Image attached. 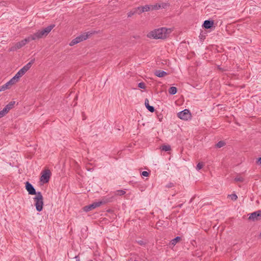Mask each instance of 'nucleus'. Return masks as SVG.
Listing matches in <instances>:
<instances>
[{"label":"nucleus","instance_id":"f257e3e1","mask_svg":"<svg viewBox=\"0 0 261 261\" xmlns=\"http://www.w3.org/2000/svg\"><path fill=\"white\" fill-rule=\"evenodd\" d=\"M171 32V30L170 29L161 28L150 32L147 34V36L150 38L164 39L166 38Z\"/></svg>","mask_w":261,"mask_h":261},{"label":"nucleus","instance_id":"f03ea898","mask_svg":"<svg viewBox=\"0 0 261 261\" xmlns=\"http://www.w3.org/2000/svg\"><path fill=\"white\" fill-rule=\"evenodd\" d=\"M54 27V24H51L44 29L39 30L35 33L30 35V38L32 40H35L45 37Z\"/></svg>","mask_w":261,"mask_h":261},{"label":"nucleus","instance_id":"7ed1b4c3","mask_svg":"<svg viewBox=\"0 0 261 261\" xmlns=\"http://www.w3.org/2000/svg\"><path fill=\"white\" fill-rule=\"evenodd\" d=\"M34 204L36 210L41 212L43 209V198L40 192H38L35 197L33 198Z\"/></svg>","mask_w":261,"mask_h":261},{"label":"nucleus","instance_id":"20e7f679","mask_svg":"<svg viewBox=\"0 0 261 261\" xmlns=\"http://www.w3.org/2000/svg\"><path fill=\"white\" fill-rule=\"evenodd\" d=\"M32 39L30 38V36L28 37L25 38L24 39L18 42L15 43L10 48V51H14L21 48L23 46H24L27 43H29L31 41H32Z\"/></svg>","mask_w":261,"mask_h":261},{"label":"nucleus","instance_id":"39448f33","mask_svg":"<svg viewBox=\"0 0 261 261\" xmlns=\"http://www.w3.org/2000/svg\"><path fill=\"white\" fill-rule=\"evenodd\" d=\"M51 176V172L48 169H46L43 171L41 173L40 177V181L43 184H45L48 182Z\"/></svg>","mask_w":261,"mask_h":261},{"label":"nucleus","instance_id":"423d86ee","mask_svg":"<svg viewBox=\"0 0 261 261\" xmlns=\"http://www.w3.org/2000/svg\"><path fill=\"white\" fill-rule=\"evenodd\" d=\"M248 220L252 221H256L261 220V211L258 210L249 214Z\"/></svg>","mask_w":261,"mask_h":261},{"label":"nucleus","instance_id":"0eeeda50","mask_svg":"<svg viewBox=\"0 0 261 261\" xmlns=\"http://www.w3.org/2000/svg\"><path fill=\"white\" fill-rule=\"evenodd\" d=\"M88 37V35L87 34H83L81 36H79L75 38V39H73L69 43L70 46H73L78 43L81 42V41H83L84 40H85L86 39H87Z\"/></svg>","mask_w":261,"mask_h":261},{"label":"nucleus","instance_id":"6e6552de","mask_svg":"<svg viewBox=\"0 0 261 261\" xmlns=\"http://www.w3.org/2000/svg\"><path fill=\"white\" fill-rule=\"evenodd\" d=\"M15 104V101H12L10 102L8 105H7L5 107L0 111L2 117H3L5 116L9 112V111L13 108Z\"/></svg>","mask_w":261,"mask_h":261},{"label":"nucleus","instance_id":"1a4fd4ad","mask_svg":"<svg viewBox=\"0 0 261 261\" xmlns=\"http://www.w3.org/2000/svg\"><path fill=\"white\" fill-rule=\"evenodd\" d=\"M177 116L181 119L187 120L189 118H190L191 114L190 111L188 110L185 109L184 111L179 112L177 114Z\"/></svg>","mask_w":261,"mask_h":261},{"label":"nucleus","instance_id":"9d476101","mask_svg":"<svg viewBox=\"0 0 261 261\" xmlns=\"http://www.w3.org/2000/svg\"><path fill=\"white\" fill-rule=\"evenodd\" d=\"M102 203H103L102 201L94 202L91 204H90L89 205L85 206L84 207V210L86 212H88V211H91V210L100 206Z\"/></svg>","mask_w":261,"mask_h":261},{"label":"nucleus","instance_id":"9b49d317","mask_svg":"<svg viewBox=\"0 0 261 261\" xmlns=\"http://www.w3.org/2000/svg\"><path fill=\"white\" fill-rule=\"evenodd\" d=\"M25 189L30 195H36L37 192H36V190L33 186L28 181L25 183Z\"/></svg>","mask_w":261,"mask_h":261},{"label":"nucleus","instance_id":"f8f14e48","mask_svg":"<svg viewBox=\"0 0 261 261\" xmlns=\"http://www.w3.org/2000/svg\"><path fill=\"white\" fill-rule=\"evenodd\" d=\"M33 62L34 60H32L19 70V71L20 72L21 74H22V75H23L27 72V71L31 68Z\"/></svg>","mask_w":261,"mask_h":261},{"label":"nucleus","instance_id":"ddd939ff","mask_svg":"<svg viewBox=\"0 0 261 261\" xmlns=\"http://www.w3.org/2000/svg\"><path fill=\"white\" fill-rule=\"evenodd\" d=\"M33 62L34 60H32L19 70V71L20 72L21 74H22V75H23L27 72V71L31 68Z\"/></svg>","mask_w":261,"mask_h":261},{"label":"nucleus","instance_id":"4468645a","mask_svg":"<svg viewBox=\"0 0 261 261\" xmlns=\"http://www.w3.org/2000/svg\"><path fill=\"white\" fill-rule=\"evenodd\" d=\"M33 62L34 60H32L19 70V71L20 72L21 74H22V75H23L27 72V71L31 68Z\"/></svg>","mask_w":261,"mask_h":261},{"label":"nucleus","instance_id":"2eb2a0df","mask_svg":"<svg viewBox=\"0 0 261 261\" xmlns=\"http://www.w3.org/2000/svg\"><path fill=\"white\" fill-rule=\"evenodd\" d=\"M14 84H15L14 83V82L11 80H10L5 84L0 87V92L10 89L11 87V86H12Z\"/></svg>","mask_w":261,"mask_h":261},{"label":"nucleus","instance_id":"dca6fc26","mask_svg":"<svg viewBox=\"0 0 261 261\" xmlns=\"http://www.w3.org/2000/svg\"><path fill=\"white\" fill-rule=\"evenodd\" d=\"M136 9L137 12L139 11V13H142L149 11L150 10V7L149 6L146 5L142 7H138Z\"/></svg>","mask_w":261,"mask_h":261},{"label":"nucleus","instance_id":"f3484780","mask_svg":"<svg viewBox=\"0 0 261 261\" xmlns=\"http://www.w3.org/2000/svg\"><path fill=\"white\" fill-rule=\"evenodd\" d=\"M22 76V74L20 73V72L18 71L17 73L12 78L11 80L14 82V84H16L18 82L19 79Z\"/></svg>","mask_w":261,"mask_h":261},{"label":"nucleus","instance_id":"a211bd4d","mask_svg":"<svg viewBox=\"0 0 261 261\" xmlns=\"http://www.w3.org/2000/svg\"><path fill=\"white\" fill-rule=\"evenodd\" d=\"M166 4H163V3H162V4H156V5H151L150 6V9H159L160 8H165L166 6Z\"/></svg>","mask_w":261,"mask_h":261},{"label":"nucleus","instance_id":"6ab92c4d","mask_svg":"<svg viewBox=\"0 0 261 261\" xmlns=\"http://www.w3.org/2000/svg\"><path fill=\"white\" fill-rule=\"evenodd\" d=\"M214 24V22L210 20H205L203 23V27L205 29H210Z\"/></svg>","mask_w":261,"mask_h":261},{"label":"nucleus","instance_id":"aec40b11","mask_svg":"<svg viewBox=\"0 0 261 261\" xmlns=\"http://www.w3.org/2000/svg\"><path fill=\"white\" fill-rule=\"evenodd\" d=\"M145 106L146 108L150 112H153L154 111V109L152 106H150L149 104V100L148 99H146L145 100Z\"/></svg>","mask_w":261,"mask_h":261},{"label":"nucleus","instance_id":"412c9836","mask_svg":"<svg viewBox=\"0 0 261 261\" xmlns=\"http://www.w3.org/2000/svg\"><path fill=\"white\" fill-rule=\"evenodd\" d=\"M154 74L156 76L162 77H164L167 75V73L165 71L162 70H156L154 72Z\"/></svg>","mask_w":261,"mask_h":261},{"label":"nucleus","instance_id":"4be33fe9","mask_svg":"<svg viewBox=\"0 0 261 261\" xmlns=\"http://www.w3.org/2000/svg\"><path fill=\"white\" fill-rule=\"evenodd\" d=\"M126 193V192L124 190H117L115 192H114V195L115 196H122L124 195Z\"/></svg>","mask_w":261,"mask_h":261},{"label":"nucleus","instance_id":"5701e85b","mask_svg":"<svg viewBox=\"0 0 261 261\" xmlns=\"http://www.w3.org/2000/svg\"><path fill=\"white\" fill-rule=\"evenodd\" d=\"M169 93L170 94L174 95L177 92V89L175 87H171L169 89Z\"/></svg>","mask_w":261,"mask_h":261},{"label":"nucleus","instance_id":"b1692460","mask_svg":"<svg viewBox=\"0 0 261 261\" xmlns=\"http://www.w3.org/2000/svg\"><path fill=\"white\" fill-rule=\"evenodd\" d=\"M180 240V238L177 237L171 241V245L174 246Z\"/></svg>","mask_w":261,"mask_h":261},{"label":"nucleus","instance_id":"393cba45","mask_svg":"<svg viewBox=\"0 0 261 261\" xmlns=\"http://www.w3.org/2000/svg\"><path fill=\"white\" fill-rule=\"evenodd\" d=\"M234 180L236 182H243L244 181V178L242 176L238 175L234 178Z\"/></svg>","mask_w":261,"mask_h":261},{"label":"nucleus","instance_id":"a878e982","mask_svg":"<svg viewBox=\"0 0 261 261\" xmlns=\"http://www.w3.org/2000/svg\"><path fill=\"white\" fill-rule=\"evenodd\" d=\"M161 149L165 151H168L170 150L171 147L169 145H163L162 146Z\"/></svg>","mask_w":261,"mask_h":261},{"label":"nucleus","instance_id":"bb28decb","mask_svg":"<svg viewBox=\"0 0 261 261\" xmlns=\"http://www.w3.org/2000/svg\"><path fill=\"white\" fill-rule=\"evenodd\" d=\"M204 163H198L196 166V169L199 171L204 166Z\"/></svg>","mask_w":261,"mask_h":261},{"label":"nucleus","instance_id":"cd10ccee","mask_svg":"<svg viewBox=\"0 0 261 261\" xmlns=\"http://www.w3.org/2000/svg\"><path fill=\"white\" fill-rule=\"evenodd\" d=\"M137 13V11L136 10V9L135 8L134 11H130L127 13L128 17H131L132 15H133L134 14Z\"/></svg>","mask_w":261,"mask_h":261},{"label":"nucleus","instance_id":"c85d7f7f","mask_svg":"<svg viewBox=\"0 0 261 261\" xmlns=\"http://www.w3.org/2000/svg\"><path fill=\"white\" fill-rule=\"evenodd\" d=\"M138 87L141 89H145L146 88L145 84L143 82L139 83Z\"/></svg>","mask_w":261,"mask_h":261},{"label":"nucleus","instance_id":"c756f323","mask_svg":"<svg viewBox=\"0 0 261 261\" xmlns=\"http://www.w3.org/2000/svg\"><path fill=\"white\" fill-rule=\"evenodd\" d=\"M224 144L225 143L224 142L220 141L217 144L216 146L218 148H221L223 147L224 145Z\"/></svg>","mask_w":261,"mask_h":261},{"label":"nucleus","instance_id":"7c9ffc66","mask_svg":"<svg viewBox=\"0 0 261 261\" xmlns=\"http://www.w3.org/2000/svg\"><path fill=\"white\" fill-rule=\"evenodd\" d=\"M229 197L231 198V199L232 200H236L238 197L237 196V195L234 194H231V195H229Z\"/></svg>","mask_w":261,"mask_h":261},{"label":"nucleus","instance_id":"2f4dec72","mask_svg":"<svg viewBox=\"0 0 261 261\" xmlns=\"http://www.w3.org/2000/svg\"><path fill=\"white\" fill-rule=\"evenodd\" d=\"M142 175L143 176L147 177L149 175V173L147 171H143L142 172Z\"/></svg>","mask_w":261,"mask_h":261},{"label":"nucleus","instance_id":"473e14b6","mask_svg":"<svg viewBox=\"0 0 261 261\" xmlns=\"http://www.w3.org/2000/svg\"><path fill=\"white\" fill-rule=\"evenodd\" d=\"M257 163L261 165V158H259L257 160Z\"/></svg>","mask_w":261,"mask_h":261},{"label":"nucleus","instance_id":"72a5a7b5","mask_svg":"<svg viewBox=\"0 0 261 261\" xmlns=\"http://www.w3.org/2000/svg\"><path fill=\"white\" fill-rule=\"evenodd\" d=\"M260 237H261V232H260Z\"/></svg>","mask_w":261,"mask_h":261},{"label":"nucleus","instance_id":"f704fd0d","mask_svg":"<svg viewBox=\"0 0 261 261\" xmlns=\"http://www.w3.org/2000/svg\"><path fill=\"white\" fill-rule=\"evenodd\" d=\"M89 261H93V260H89Z\"/></svg>","mask_w":261,"mask_h":261}]
</instances>
